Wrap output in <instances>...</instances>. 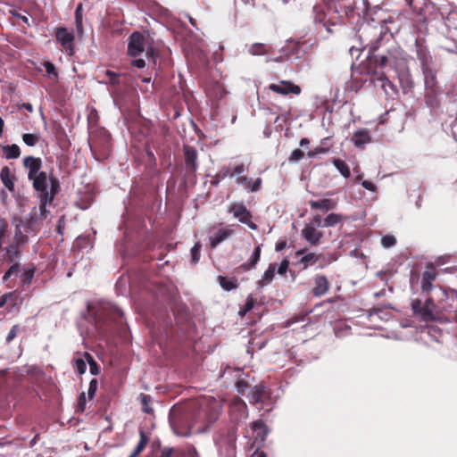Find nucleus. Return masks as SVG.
<instances>
[{"instance_id": "obj_18", "label": "nucleus", "mask_w": 457, "mask_h": 457, "mask_svg": "<svg viewBox=\"0 0 457 457\" xmlns=\"http://www.w3.org/2000/svg\"><path fill=\"white\" fill-rule=\"evenodd\" d=\"M330 283L326 276L316 275L314 277V287L312 289V294L315 297H320L328 291Z\"/></svg>"}, {"instance_id": "obj_13", "label": "nucleus", "mask_w": 457, "mask_h": 457, "mask_svg": "<svg viewBox=\"0 0 457 457\" xmlns=\"http://www.w3.org/2000/svg\"><path fill=\"white\" fill-rule=\"evenodd\" d=\"M55 37L65 52L69 55H72L74 53V34L70 32L66 28H58L55 32Z\"/></svg>"}, {"instance_id": "obj_46", "label": "nucleus", "mask_w": 457, "mask_h": 457, "mask_svg": "<svg viewBox=\"0 0 457 457\" xmlns=\"http://www.w3.org/2000/svg\"><path fill=\"white\" fill-rule=\"evenodd\" d=\"M86 356L88 361L89 370H90L91 374L98 375L100 372L99 365L97 364V362L93 359V357L89 353H87Z\"/></svg>"}, {"instance_id": "obj_19", "label": "nucleus", "mask_w": 457, "mask_h": 457, "mask_svg": "<svg viewBox=\"0 0 457 457\" xmlns=\"http://www.w3.org/2000/svg\"><path fill=\"white\" fill-rule=\"evenodd\" d=\"M336 10L340 14V18L343 21L345 16H349L354 12L355 1L354 0H337L331 3Z\"/></svg>"}, {"instance_id": "obj_32", "label": "nucleus", "mask_w": 457, "mask_h": 457, "mask_svg": "<svg viewBox=\"0 0 457 457\" xmlns=\"http://www.w3.org/2000/svg\"><path fill=\"white\" fill-rule=\"evenodd\" d=\"M220 287L226 290L230 291L238 287V281L236 278H227L224 276L218 277Z\"/></svg>"}, {"instance_id": "obj_36", "label": "nucleus", "mask_w": 457, "mask_h": 457, "mask_svg": "<svg viewBox=\"0 0 457 457\" xmlns=\"http://www.w3.org/2000/svg\"><path fill=\"white\" fill-rule=\"evenodd\" d=\"M140 439L134 451L131 453V457L139 455L148 444L149 438L143 430L139 432Z\"/></svg>"}, {"instance_id": "obj_41", "label": "nucleus", "mask_w": 457, "mask_h": 457, "mask_svg": "<svg viewBox=\"0 0 457 457\" xmlns=\"http://www.w3.org/2000/svg\"><path fill=\"white\" fill-rule=\"evenodd\" d=\"M38 199L40 201V204H39V212H40L39 219L40 220H45V219L47 218V216L49 214V211L46 209V205L52 204L54 199H47L46 201H45V199L43 197H38Z\"/></svg>"}, {"instance_id": "obj_63", "label": "nucleus", "mask_w": 457, "mask_h": 457, "mask_svg": "<svg viewBox=\"0 0 457 457\" xmlns=\"http://www.w3.org/2000/svg\"><path fill=\"white\" fill-rule=\"evenodd\" d=\"M361 185L365 189L369 191L375 192L377 190L376 185L370 180H363Z\"/></svg>"}, {"instance_id": "obj_50", "label": "nucleus", "mask_w": 457, "mask_h": 457, "mask_svg": "<svg viewBox=\"0 0 457 457\" xmlns=\"http://www.w3.org/2000/svg\"><path fill=\"white\" fill-rule=\"evenodd\" d=\"M19 268H20V264L19 263H14L12 264L7 270L6 272L4 273V275L3 276V280L4 281H7L9 279V278L13 275L14 273H17L18 270H19Z\"/></svg>"}, {"instance_id": "obj_62", "label": "nucleus", "mask_w": 457, "mask_h": 457, "mask_svg": "<svg viewBox=\"0 0 457 457\" xmlns=\"http://www.w3.org/2000/svg\"><path fill=\"white\" fill-rule=\"evenodd\" d=\"M328 151L327 148H324V147H316L315 149L313 150H311L307 153V156L309 158H312L314 157L316 154H323V153H326Z\"/></svg>"}, {"instance_id": "obj_49", "label": "nucleus", "mask_w": 457, "mask_h": 457, "mask_svg": "<svg viewBox=\"0 0 457 457\" xmlns=\"http://www.w3.org/2000/svg\"><path fill=\"white\" fill-rule=\"evenodd\" d=\"M303 157H304V153L302 150L295 149L292 151L288 160L290 162H298V161L302 160Z\"/></svg>"}, {"instance_id": "obj_48", "label": "nucleus", "mask_w": 457, "mask_h": 457, "mask_svg": "<svg viewBox=\"0 0 457 457\" xmlns=\"http://www.w3.org/2000/svg\"><path fill=\"white\" fill-rule=\"evenodd\" d=\"M381 244L385 248H389L396 244V238L392 235L383 236L381 238Z\"/></svg>"}, {"instance_id": "obj_44", "label": "nucleus", "mask_w": 457, "mask_h": 457, "mask_svg": "<svg viewBox=\"0 0 457 457\" xmlns=\"http://www.w3.org/2000/svg\"><path fill=\"white\" fill-rule=\"evenodd\" d=\"M105 77L108 79L106 83H108L112 86H114V87L120 85V74L112 71L110 70H107V71H105Z\"/></svg>"}, {"instance_id": "obj_23", "label": "nucleus", "mask_w": 457, "mask_h": 457, "mask_svg": "<svg viewBox=\"0 0 457 457\" xmlns=\"http://www.w3.org/2000/svg\"><path fill=\"white\" fill-rule=\"evenodd\" d=\"M262 245H257L252 253L249 260L237 268V271H247L254 269L261 258Z\"/></svg>"}, {"instance_id": "obj_54", "label": "nucleus", "mask_w": 457, "mask_h": 457, "mask_svg": "<svg viewBox=\"0 0 457 457\" xmlns=\"http://www.w3.org/2000/svg\"><path fill=\"white\" fill-rule=\"evenodd\" d=\"M86 407V395L85 393L82 392L79 398H78V403H77V411L83 412Z\"/></svg>"}, {"instance_id": "obj_14", "label": "nucleus", "mask_w": 457, "mask_h": 457, "mask_svg": "<svg viewBox=\"0 0 457 457\" xmlns=\"http://www.w3.org/2000/svg\"><path fill=\"white\" fill-rule=\"evenodd\" d=\"M415 47L416 55L420 62L421 69L425 70L433 67L434 61L432 55L430 54L428 47L424 45L423 41L420 39H416Z\"/></svg>"}, {"instance_id": "obj_40", "label": "nucleus", "mask_w": 457, "mask_h": 457, "mask_svg": "<svg viewBox=\"0 0 457 457\" xmlns=\"http://www.w3.org/2000/svg\"><path fill=\"white\" fill-rule=\"evenodd\" d=\"M404 2L416 12H420L426 6V0H404Z\"/></svg>"}, {"instance_id": "obj_2", "label": "nucleus", "mask_w": 457, "mask_h": 457, "mask_svg": "<svg viewBox=\"0 0 457 457\" xmlns=\"http://www.w3.org/2000/svg\"><path fill=\"white\" fill-rule=\"evenodd\" d=\"M218 411H208L207 407L194 405L179 411L172 408L170 413V422L174 432L180 436H189L193 433L206 430L218 419Z\"/></svg>"}, {"instance_id": "obj_52", "label": "nucleus", "mask_w": 457, "mask_h": 457, "mask_svg": "<svg viewBox=\"0 0 457 457\" xmlns=\"http://www.w3.org/2000/svg\"><path fill=\"white\" fill-rule=\"evenodd\" d=\"M74 368L79 374H83L86 371L87 365H86V362L84 361V360L79 358V359H76L74 361Z\"/></svg>"}, {"instance_id": "obj_31", "label": "nucleus", "mask_w": 457, "mask_h": 457, "mask_svg": "<svg viewBox=\"0 0 457 457\" xmlns=\"http://www.w3.org/2000/svg\"><path fill=\"white\" fill-rule=\"evenodd\" d=\"M345 216L339 213H329L323 220V227H335L342 223L345 220Z\"/></svg>"}, {"instance_id": "obj_35", "label": "nucleus", "mask_w": 457, "mask_h": 457, "mask_svg": "<svg viewBox=\"0 0 457 457\" xmlns=\"http://www.w3.org/2000/svg\"><path fill=\"white\" fill-rule=\"evenodd\" d=\"M400 85L403 93H407L413 87V82L409 72H401L398 75Z\"/></svg>"}, {"instance_id": "obj_60", "label": "nucleus", "mask_w": 457, "mask_h": 457, "mask_svg": "<svg viewBox=\"0 0 457 457\" xmlns=\"http://www.w3.org/2000/svg\"><path fill=\"white\" fill-rule=\"evenodd\" d=\"M245 170H246V168L244 163H239V164H237V165L231 167V171L233 173V177L235 175H238V174L245 172Z\"/></svg>"}, {"instance_id": "obj_22", "label": "nucleus", "mask_w": 457, "mask_h": 457, "mask_svg": "<svg viewBox=\"0 0 457 457\" xmlns=\"http://www.w3.org/2000/svg\"><path fill=\"white\" fill-rule=\"evenodd\" d=\"M436 278V271L432 265L428 266L427 270L422 273L421 290L422 292H429L432 289V283Z\"/></svg>"}, {"instance_id": "obj_27", "label": "nucleus", "mask_w": 457, "mask_h": 457, "mask_svg": "<svg viewBox=\"0 0 457 457\" xmlns=\"http://www.w3.org/2000/svg\"><path fill=\"white\" fill-rule=\"evenodd\" d=\"M248 52L252 55H265L272 52V47L266 44L254 43L249 46Z\"/></svg>"}, {"instance_id": "obj_61", "label": "nucleus", "mask_w": 457, "mask_h": 457, "mask_svg": "<svg viewBox=\"0 0 457 457\" xmlns=\"http://www.w3.org/2000/svg\"><path fill=\"white\" fill-rule=\"evenodd\" d=\"M254 304H255V300L254 298L253 297L252 295H249L246 298V302L245 303V311L246 312H250L253 310V308L254 307Z\"/></svg>"}, {"instance_id": "obj_53", "label": "nucleus", "mask_w": 457, "mask_h": 457, "mask_svg": "<svg viewBox=\"0 0 457 457\" xmlns=\"http://www.w3.org/2000/svg\"><path fill=\"white\" fill-rule=\"evenodd\" d=\"M217 177L220 179H225L227 177H233V173L231 171L230 166H224L220 169L219 173L217 174Z\"/></svg>"}, {"instance_id": "obj_20", "label": "nucleus", "mask_w": 457, "mask_h": 457, "mask_svg": "<svg viewBox=\"0 0 457 457\" xmlns=\"http://www.w3.org/2000/svg\"><path fill=\"white\" fill-rule=\"evenodd\" d=\"M312 210H321L322 212H328L336 209L337 202L331 198H323L320 200H310L308 202Z\"/></svg>"}, {"instance_id": "obj_42", "label": "nucleus", "mask_w": 457, "mask_h": 457, "mask_svg": "<svg viewBox=\"0 0 457 457\" xmlns=\"http://www.w3.org/2000/svg\"><path fill=\"white\" fill-rule=\"evenodd\" d=\"M36 268L32 265L30 268L25 270L21 274V283L23 285H29L33 279Z\"/></svg>"}, {"instance_id": "obj_10", "label": "nucleus", "mask_w": 457, "mask_h": 457, "mask_svg": "<svg viewBox=\"0 0 457 457\" xmlns=\"http://www.w3.org/2000/svg\"><path fill=\"white\" fill-rule=\"evenodd\" d=\"M145 37L139 31H134L129 37L128 54L137 57L145 52Z\"/></svg>"}, {"instance_id": "obj_45", "label": "nucleus", "mask_w": 457, "mask_h": 457, "mask_svg": "<svg viewBox=\"0 0 457 457\" xmlns=\"http://www.w3.org/2000/svg\"><path fill=\"white\" fill-rule=\"evenodd\" d=\"M43 65L46 68V71L49 77H52L54 79L58 78L59 74H58L57 69L52 62H49V61L44 62Z\"/></svg>"}, {"instance_id": "obj_16", "label": "nucleus", "mask_w": 457, "mask_h": 457, "mask_svg": "<svg viewBox=\"0 0 457 457\" xmlns=\"http://www.w3.org/2000/svg\"><path fill=\"white\" fill-rule=\"evenodd\" d=\"M23 166L29 170L28 179L29 180L40 174L42 168V160L39 157H34L32 155L26 156L22 161Z\"/></svg>"}, {"instance_id": "obj_29", "label": "nucleus", "mask_w": 457, "mask_h": 457, "mask_svg": "<svg viewBox=\"0 0 457 457\" xmlns=\"http://www.w3.org/2000/svg\"><path fill=\"white\" fill-rule=\"evenodd\" d=\"M441 94V90H425V101L428 106L430 108H436L439 106L438 96Z\"/></svg>"}, {"instance_id": "obj_5", "label": "nucleus", "mask_w": 457, "mask_h": 457, "mask_svg": "<svg viewBox=\"0 0 457 457\" xmlns=\"http://www.w3.org/2000/svg\"><path fill=\"white\" fill-rule=\"evenodd\" d=\"M411 305L414 315L420 317L422 321H434L439 318L436 305L431 297H428L424 303L420 299H414Z\"/></svg>"}, {"instance_id": "obj_43", "label": "nucleus", "mask_w": 457, "mask_h": 457, "mask_svg": "<svg viewBox=\"0 0 457 457\" xmlns=\"http://www.w3.org/2000/svg\"><path fill=\"white\" fill-rule=\"evenodd\" d=\"M39 138L40 137L38 134L25 133L22 135L23 142L29 146L36 145L38 143Z\"/></svg>"}, {"instance_id": "obj_30", "label": "nucleus", "mask_w": 457, "mask_h": 457, "mask_svg": "<svg viewBox=\"0 0 457 457\" xmlns=\"http://www.w3.org/2000/svg\"><path fill=\"white\" fill-rule=\"evenodd\" d=\"M370 135L369 131L366 129L356 131L353 137V141L354 145L358 147H361L365 144L370 143Z\"/></svg>"}, {"instance_id": "obj_33", "label": "nucleus", "mask_w": 457, "mask_h": 457, "mask_svg": "<svg viewBox=\"0 0 457 457\" xmlns=\"http://www.w3.org/2000/svg\"><path fill=\"white\" fill-rule=\"evenodd\" d=\"M237 411L238 417L237 419L245 420L247 418V406L246 404L240 399L236 401L231 405V412Z\"/></svg>"}, {"instance_id": "obj_15", "label": "nucleus", "mask_w": 457, "mask_h": 457, "mask_svg": "<svg viewBox=\"0 0 457 457\" xmlns=\"http://www.w3.org/2000/svg\"><path fill=\"white\" fill-rule=\"evenodd\" d=\"M251 403H268L270 399V390L262 385L253 386L248 395Z\"/></svg>"}, {"instance_id": "obj_47", "label": "nucleus", "mask_w": 457, "mask_h": 457, "mask_svg": "<svg viewBox=\"0 0 457 457\" xmlns=\"http://www.w3.org/2000/svg\"><path fill=\"white\" fill-rule=\"evenodd\" d=\"M202 248V245L200 242H196L195 245L191 248V256H192V262L196 263L198 262L200 259V251Z\"/></svg>"}, {"instance_id": "obj_7", "label": "nucleus", "mask_w": 457, "mask_h": 457, "mask_svg": "<svg viewBox=\"0 0 457 457\" xmlns=\"http://www.w3.org/2000/svg\"><path fill=\"white\" fill-rule=\"evenodd\" d=\"M368 74L370 75V81L375 86H380L386 96H394L397 94L396 86L389 80L383 72L379 73L376 69H373V67H369Z\"/></svg>"}, {"instance_id": "obj_37", "label": "nucleus", "mask_w": 457, "mask_h": 457, "mask_svg": "<svg viewBox=\"0 0 457 457\" xmlns=\"http://www.w3.org/2000/svg\"><path fill=\"white\" fill-rule=\"evenodd\" d=\"M332 163L337 169V170L342 174L343 177H345V179H348L351 176L350 168L345 163V162H344L338 158H334L332 160Z\"/></svg>"}, {"instance_id": "obj_56", "label": "nucleus", "mask_w": 457, "mask_h": 457, "mask_svg": "<svg viewBox=\"0 0 457 457\" xmlns=\"http://www.w3.org/2000/svg\"><path fill=\"white\" fill-rule=\"evenodd\" d=\"M7 254L9 262H13L14 260L18 258L20 251L12 245L11 248L7 249Z\"/></svg>"}, {"instance_id": "obj_38", "label": "nucleus", "mask_w": 457, "mask_h": 457, "mask_svg": "<svg viewBox=\"0 0 457 457\" xmlns=\"http://www.w3.org/2000/svg\"><path fill=\"white\" fill-rule=\"evenodd\" d=\"M158 457H183V453L178 448L164 447Z\"/></svg>"}, {"instance_id": "obj_25", "label": "nucleus", "mask_w": 457, "mask_h": 457, "mask_svg": "<svg viewBox=\"0 0 457 457\" xmlns=\"http://www.w3.org/2000/svg\"><path fill=\"white\" fill-rule=\"evenodd\" d=\"M234 231L230 228L219 229L210 237V246L212 249L216 248L218 245L228 239L233 235Z\"/></svg>"}, {"instance_id": "obj_55", "label": "nucleus", "mask_w": 457, "mask_h": 457, "mask_svg": "<svg viewBox=\"0 0 457 457\" xmlns=\"http://www.w3.org/2000/svg\"><path fill=\"white\" fill-rule=\"evenodd\" d=\"M97 380L96 378L92 379L89 383V387L87 391V395L89 399H92L95 396V394L97 390Z\"/></svg>"}, {"instance_id": "obj_17", "label": "nucleus", "mask_w": 457, "mask_h": 457, "mask_svg": "<svg viewBox=\"0 0 457 457\" xmlns=\"http://www.w3.org/2000/svg\"><path fill=\"white\" fill-rule=\"evenodd\" d=\"M302 237L311 245H318L320 244L324 235L318 230L313 225H305L302 229Z\"/></svg>"}, {"instance_id": "obj_12", "label": "nucleus", "mask_w": 457, "mask_h": 457, "mask_svg": "<svg viewBox=\"0 0 457 457\" xmlns=\"http://www.w3.org/2000/svg\"><path fill=\"white\" fill-rule=\"evenodd\" d=\"M183 152L187 174L189 176H195V172L198 169V154L196 149L190 145H184Z\"/></svg>"}, {"instance_id": "obj_28", "label": "nucleus", "mask_w": 457, "mask_h": 457, "mask_svg": "<svg viewBox=\"0 0 457 457\" xmlns=\"http://www.w3.org/2000/svg\"><path fill=\"white\" fill-rule=\"evenodd\" d=\"M276 271V264L270 263L268 267V269L264 271L262 279L258 281V287H264L268 284H270L275 276Z\"/></svg>"}, {"instance_id": "obj_58", "label": "nucleus", "mask_w": 457, "mask_h": 457, "mask_svg": "<svg viewBox=\"0 0 457 457\" xmlns=\"http://www.w3.org/2000/svg\"><path fill=\"white\" fill-rule=\"evenodd\" d=\"M288 266H289V261L285 258L281 262H280V265L278 269V273L279 275H285L288 270Z\"/></svg>"}, {"instance_id": "obj_8", "label": "nucleus", "mask_w": 457, "mask_h": 457, "mask_svg": "<svg viewBox=\"0 0 457 457\" xmlns=\"http://www.w3.org/2000/svg\"><path fill=\"white\" fill-rule=\"evenodd\" d=\"M90 148L94 153L99 148L102 151V158H105L111 149V136L104 130L99 131L92 137Z\"/></svg>"}, {"instance_id": "obj_57", "label": "nucleus", "mask_w": 457, "mask_h": 457, "mask_svg": "<svg viewBox=\"0 0 457 457\" xmlns=\"http://www.w3.org/2000/svg\"><path fill=\"white\" fill-rule=\"evenodd\" d=\"M18 331H19V325L12 326V328L10 329V331L6 337V342L7 343L12 342L16 337Z\"/></svg>"}, {"instance_id": "obj_1", "label": "nucleus", "mask_w": 457, "mask_h": 457, "mask_svg": "<svg viewBox=\"0 0 457 457\" xmlns=\"http://www.w3.org/2000/svg\"><path fill=\"white\" fill-rule=\"evenodd\" d=\"M358 33L363 49L368 50L370 67L397 69L405 64L404 51L393 41V35L388 33L385 25L366 24L360 28Z\"/></svg>"}, {"instance_id": "obj_24", "label": "nucleus", "mask_w": 457, "mask_h": 457, "mask_svg": "<svg viewBox=\"0 0 457 457\" xmlns=\"http://www.w3.org/2000/svg\"><path fill=\"white\" fill-rule=\"evenodd\" d=\"M236 183L244 186L250 192H257L261 189L262 179L257 178L254 181H252L246 176H240L237 178Z\"/></svg>"}, {"instance_id": "obj_64", "label": "nucleus", "mask_w": 457, "mask_h": 457, "mask_svg": "<svg viewBox=\"0 0 457 457\" xmlns=\"http://www.w3.org/2000/svg\"><path fill=\"white\" fill-rule=\"evenodd\" d=\"M132 65L138 69H143L145 67V62L142 58L134 59L132 61Z\"/></svg>"}, {"instance_id": "obj_26", "label": "nucleus", "mask_w": 457, "mask_h": 457, "mask_svg": "<svg viewBox=\"0 0 457 457\" xmlns=\"http://www.w3.org/2000/svg\"><path fill=\"white\" fill-rule=\"evenodd\" d=\"M0 179L4 186L10 191H14V176L12 175L10 169L5 166L1 170Z\"/></svg>"}, {"instance_id": "obj_51", "label": "nucleus", "mask_w": 457, "mask_h": 457, "mask_svg": "<svg viewBox=\"0 0 457 457\" xmlns=\"http://www.w3.org/2000/svg\"><path fill=\"white\" fill-rule=\"evenodd\" d=\"M140 397L144 411L145 413H150L151 410L149 409L148 405L151 403V396L145 394H141Z\"/></svg>"}, {"instance_id": "obj_59", "label": "nucleus", "mask_w": 457, "mask_h": 457, "mask_svg": "<svg viewBox=\"0 0 457 457\" xmlns=\"http://www.w3.org/2000/svg\"><path fill=\"white\" fill-rule=\"evenodd\" d=\"M15 240L18 245L24 244L27 241V236L23 235L18 228L15 231Z\"/></svg>"}, {"instance_id": "obj_21", "label": "nucleus", "mask_w": 457, "mask_h": 457, "mask_svg": "<svg viewBox=\"0 0 457 457\" xmlns=\"http://www.w3.org/2000/svg\"><path fill=\"white\" fill-rule=\"evenodd\" d=\"M425 80V90H441L437 79L436 71L433 67L422 70Z\"/></svg>"}, {"instance_id": "obj_6", "label": "nucleus", "mask_w": 457, "mask_h": 457, "mask_svg": "<svg viewBox=\"0 0 457 457\" xmlns=\"http://www.w3.org/2000/svg\"><path fill=\"white\" fill-rule=\"evenodd\" d=\"M121 311L115 306L108 305L107 307L99 310L96 314V327L102 337H105L110 330L106 320H115L117 317L121 316Z\"/></svg>"}, {"instance_id": "obj_3", "label": "nucleus", "mask_w": 457, "mask_h": 457, "mask_svg": "<svg viewBox=\"0 0 457 457\" xmlns=\"http://www.w3.org/2000/svg\"><path fill=\"white\" fill-rule=\"evenodd\" d=\"M314 21L322 25L328 34L335 32V28L343 24L340 14L336 8L331 4L315 5Z\"/></svg>"}, {"instance_id": "obj_9", "label": "nucleus", "mask_w": 457, "mask_h": 457, "mask_svg": "<svg viewBox=\"0 0 457 457\" xmlns=\"http://www.w3.org/2000/svg\"><path fill=\"white\" fill-rule=\"evenodd\" d=\"M228 212L233 214L241 223L247 225L251 229L256 230L257 225L252 221V212L243 204H232Z\"/></svg>"}, {"instance_id": "obj_11", "label": "nucleus", "mask_w": 457, "mask_h": 457, "mask_svg": "<svg viewBox=\"0 0 457 457\" xmlns=\"http://www.w3.org/2000/svg\"><path fill=\"white\" fill-rule=\"evenodd\" d=\"M268 88L272 92L282 96H287L289 94L299 96L302 92L301 87L291 80H280L278 84L271 83L269 85Z\"/></svg>"}, {"instance_id": "obj_39", "label": "nucleus", "mask_w": 457, "mask_h": 457, "mask_svg": "<svg viewBox=\"0 0 457 457\" xmlns=\"http://www.w3.org/2000/svg\"><path fill=\"white\" fill-rule=\"evenodd\" d=\"M320 255H318L314 253H309L302 257L300 262L303 265L304 268H307L310 265H313L317 262Z\"/></svg>"}, {"instance_id": "obj_34", "label": "nucleus", "mask_w": 457, "mask_h": 457, "mask_svg": "<svg viewBox=\"0 0 457 457\" xmlns=\"http://www.w3.org/2000/svg\"><path fill=\"white\" fill-rule=\"evenodd\" d=\"M3 153L6 159H17L21 155V149L16 144L3 146Z\"/></svg>"}, {"instance_id": "obj_4", "label": "nucleus", "mask_w": 457, "mask_h": 457, "mask_svg": "<svg viewBox=\"0 0 457 457\" xmlns=\"http://www.w3.org/2000/svg\"><path fill=\"white\" fill-rule=\"evenodd\" d=\"M32 181V187L37 192V197H43L45 201L47 199H54L55 195L60 191V182L54 176L49 177L50 188L47 186V175L46 172H41L37 176L29 179Z\"/></svg>"}]
</instances>
